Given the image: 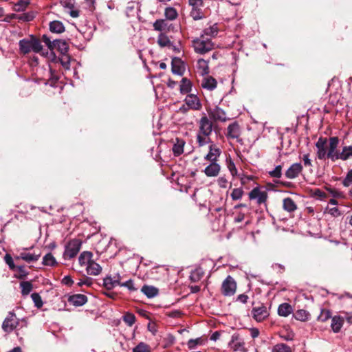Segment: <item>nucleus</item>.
I'll return each instance as SVG.
<instances>
[{
	"label": "nucleus",
	"mask_w": 352,
	"mask_h": 352,
	"mask_svg": "<svg viewBox=\"0 0 352 352\" xmlns=\"http://www.w3.org/2000/svg\"><path fill=\"white\" fill-rule=\"evenodd\" d=\"M18 19L23 21H30L34 18V13H24L22 14H18Z\"/></svg>",
	"instance_id": "5fc2aeb1"
},
{
	"label": "nucleus",
	"mask_w": 352,
	"mask_h": 352,
	"mask_svg": "<svg viewBox=\"0 0 352 352\" xmlns=\"http://www.w3.org/2000/svg\"><path fill=\"white\" fill-rule=\"evenodd\" d=\"M272 352H292L291 347L284 343H280L274 345Z\"/></svg>",
	"instance_id": "79ce46f5"
},
{
	"label": "nucleus",
	"mask_w": 352,
	"mask_h": 352,
	"mask_svg": "<svg viewBox=\"0 0 352 352\" xmlns=\"http://www.w3.org/2000/svg\"><path fill=\"white\" fill-rule=\"evenodd\" d=\"M331 318V312L327 309H322L318 319L320 321L325 322Z\"/></svg>",
	"instance_id": "3c124183"
},
{
	"label": "nucleus",
	"mask_w": 352,
	"mask_h": 352,
	"mask_svg": "<svg viewBox=\"0 0 352 352\" xmlns=\"http://www.w3.org/2000/svg\"><path fill=\"white\" fill-rule=\"evenodd\" d=\"M236 289V283L234 278L228 276L223 280L221 286V290L223 295L230 296L234 294Z\"/></svg>",
	"instance_id": "0eeeda50"
},
{
	"label": "nucleus",
	"mask_w": 352,
	"mask_h": 352,
	"mask_svg": "<svg viewBox=\"0 0 352 352\" xmlns=\"http://www.w3.org/2000/svg\"><path fill=\"white\" fill-rule=\"evenodd\" d=\"M141 291L149 298H153L158 294V289L153 286L144 285Z\"/></svg>",
	"instance_id": "c85d7f7f"
},
{
	"label": "nucleus",
	"mask_w": 352,
	"mask_h": 352,
	"mask_svg": "<svg viewBox=\"0 0 352 352\" xmlns=\"http://www.w3.org/2000/svg\"><path fill=\"white\" fill-rule=\"evenodd\" d=\"M190 16L194 20H199L204 17V13L201 8H192Z\"/></svg>",
	"instance_id": "37998d69"
},
{
	"label": "nucleus",
	"mask_w": 352,
	"mask_h": 352,
	"mask_svg": "<svg viewBox=\"0 0 352 352\" xmlns=\"http://www.w3.org/2000/svg\"><path fill=\"white\" fill-rule=\"evenodd\" d=\"M331 193L333 195V197H336V198H343L344 197L343 192L336 190H331Z\"/></svg>",
	"instance_id": "774afa93"
},
{
	"label": "nucleus",
	"mask_w": 352,
	"mask_h": 352,
	"mask_svg": "<svg viewBox=\"0 0 352 352\" xmlns=\"http://www.w3.org/2000/svg\"><path fill=\"white\" fill-rule=\"evenodd\" d=\"M310 316V314L308 311L304 310V309H300L296 311L294 314V317L297 320L300 321H307Z\"/></svg>",
	"instance_id": "e433bc0d"
},
{
	"label": "nucleus",
	"mask_w": 352,
	"mask_h": 352,
	"mask_svg": "<svg viewBox=\"0 0 352 352\" xmlns=\"http://www.w3.org/2000/svg\"><path fill=\"white\" fill-rule=\"evenodd\" d=\"M329 213L333 217H338L340 215V210L338 208H332L329 210Z\"/></svg>",
	"instance_id": "338daca9"
},
{
	"label": "nucleus",
	"mask_w": 352,
	"mask_h": 352,
	"mask_svg": "<svg viewBox=\"0 0 352 352\" xmlns=\"http://www.w3.org/2000/svg\"><path fill=\"white\" fill-rule=\"evenodd\" d=\"M241 135V130L237 122H233L227 128L226 137L228 139H238Z\"/></svg>",
	"instance_id": "dca6fc26"
},
{
	"label": "nucleus",
	"mask_w": 352,
	"mask_h": 352,
	"mask_svg": "<svg viewBox=\"0 0 352 352\" xmlns=\"http://www.w3.org/2000/svg\"><path fill=\"white\" fill-rule=\"evenodd\" d=\"M185 102L189 108L193 110H199L201 108L200 100L195 95H188L185 98Z\"/></svg>",
	"instance_id": "f3484780"
},
{
	"label": "nucleus",
	"mask_w": 352,
	"mask_h": 352,
	"mask_svg": "<svg viewBox=\"0 0 352 352\" xmlns=\"http://www.w3.org/2000/svg\"><path fill=\"white\" fill-rule=\"evenodd\" d=\"M352 184V169L349 170L343 180V185L346 187L349 186Z\"/></svg>",
	"instance_id": "052dcab7"
},
{
	"label": "nucleus",
	"mask_w": 352,
	"mask_h": 352,
	"mask_svg": "<svg viewBox=\"0 0 352 352\" xmlns=\"http://www.w3.org/2000/svg\"><path fill=\"white\" fill-rule=\"evenodd\" d=\"M4 260L10 269L14 270L16 268V266L13 262V259L10 255L6 254L4 257Z\"/></svg>",
	"instance_id": "680f3d73"
},
{
	"label": "nucleus",
	"mask_w": 352,
	"mask_h": 352,
	"mask_svg": "<svg viewBox=\"0 0 352 352\" xmlns=\"http://www.w3.org/2000/svg\"><path fill=\"white\" fill-rule=\"evenodd\" d=\"M302 162L305 166H312L311 160L309 158V154H305L302 157Z\"/></svg>",
	"instance_id": "69168bd1"
},
{
	"label": "nucleus",
	"mask_w": 352,
	"mask_h": 352,
	"mask_svg": "<svg viewBox=\"0 0 352 352\" xmlns=\"http://www.w3.org/2000/svg\"><path fill=\"white\" fill-rule=\"evenodd\" d=\"M31 298L36 307L40 308L43 306L42 299L38 293L32 294Z\"/></svg>",
	"instance_id": "8fccbe9b"
},
{
	"label": "nucleus",
	"mask_w": 352,
	"mask_h": 352,
	"mask_svg": "<svg viewBox=\"0 0 352 352\" xmlns=\"http://www.w3.org/2000/svg\"><path fill=\"white\" fill-rule=\"evenodd\" d=\"M327 138H320L316 143V147L317 148L316 155L319 160H324L327 157Z\"/></svg>",
	"instance_id": "ddd939ff"
},
{
	"label": "nucleus",
	"mask_w": 352,
	"mask_h": 352,
	"mask_svg": "<svg viewBox=\"0 0 352 352\" xmlns=\"http://www.w3.org/2000/svg\"><path fill=\"white\" fill-rule=\"evenodd\" d=\"M123 320L127 325L131 327L135 322V316L134 314L128 312L123 316Z\"/></svg>",
	"instance_id": "a18cd8bd"
},
{
	"label": "nucleus",
	"mask_w": 352,
	"mask_h": 352,
	"mask_svg": "<svg viewBox=\"0 0 352 352\" xmlns=\"http://www.w3.org/2000/svg\"><path fill=\"white\" fill-rule=\"evenodd\" d=\"M229 347L234 351L247 352L244 340L237 333H234L231 336V340L228 343Z\"/></svg>",
	"instance_id": "423d86ee"
},
{
	"label": "nucleus",
	"mask_w": 352,
	"mask_h": 352,
	"mask_svg": "<svg viewBox=\"0 0 352 352\" xmlns=\"http://www.w3.org/2000/svg\"><path fill=\"white\" fill-rule=\"evenodd\" d=\"M81 245L82 242L80 239H74L70 240L65 246L64 259H71L75 257L79 252Z\"/></svg>",
	"instance_id": "39448f33"
},
{
	"label": "nucleus",
	"mask_w": 352,
	"mask_h": 352,
	"mask_svg": "<svg viewBox=\"0 0 352 352\" xmlns=\"http://www.w3.org/2000/svg\"><path fill=\"white\" fill-rule=\"evenodd\" d=\"M344 320L339 316H335L331 318V327L334 333H338L343 326Z\"/></svg>",
	"instance_id": "393cba45"
},
{
	"label": "nucleus",
	"mask_w": 352,
	"mask_h": 352,
	"mask_svg": "<svg viewBox=\"0 0 352 352\" xmlns=\"http://www.w3.org/2000/svg\"><path fill=\"white\" fill-rule=\"evenodd\" d=\"M21 294L23 296L28 295L32 289V284L29 281H23L20 283Z\"/></svg>",
	"instance_id": "ea45409f"
},
{
	"label": "nucleus",
	"mask_w": 352,
	"mask_h": 352,
	"mask_svg": "<svg viewBox=\"0 0 352 352\" xmlns=\"http://www.w3.org/2000/svg\"><path fill=\"white\" fill-rule=\"evenodd\" d=\"M192 84L186 78H184L180 84V91L182 94H187L191 91Z\"/></svg>",
	"instance_id": "4c0bfd02"
},
{
	"label": "nucleus",
	"mask_w": 352,
	"mask_h": 352,
	"mask_svg": "<svg viewBox=\"0 0 352 352\" xmlns=\"http://www.w3.org/2000/svg\"><path fill=\"white\" fill-rule=\"evenodd\" d=\"M166 24L164 20H157L153 23V28L155 30L162 31L165 28Z\"/></svg>",
	"instance_id": "13d9d810"
},
{
	"label": "nucleus",
	"mask_w": 352,
	"mask_h": 352,
	"mask_svg": "<svg viewBox=\"0 0 352 352\" xmlns=\"http://www.w3.org/2000/svg\"><path fill=\"white\" fill-rule=\"evenodd\" d=\"M20 322L23 323L21 327L27 326V322L25 320H19L16 318L15 314L9 312L3 322L2 329L5 332L10 333L20 324Z\"/></svg>",
	"instance_id": "20e7f679"
},
{
	"label": "nucleus",
	"mask_w": 352,
	"mask_h": 352,
	"mask_svg": "<svg viewBox=\"0 0 352 352\" xmlns=\"http://www.w3.org/2000/svg\"><path fill=\"white\" fill-rule=\"evenodd\" d=\"M172 72L175 74L182 76L185 68L182 60L179 58H173L172 59Z\"/></svg>",
	"instance_id": "a211bd4d"
},
{
	"label": "nucleus",
	"mask_w": 352,
	"mask_h": 352,
	"mask_svg": "<svg viewBox=\"0 0 352 352\" xmlns=\"http://www.w3.org/2000/svg\"><path fill=\"white\" fill-rule=\"evenodd\" d=\"M302 170V166L300 163L292 164L285 172V177L288 179L296 178Z\"/></svg>",
	"instance_id": "4468645a"
},
{
	"label": "nucleus",
	"mask_w": 352,
	"mask_h": 352,
	"mask_svg": "<svg viewBox=\"0 0 352 352\" xmlns=\"http://www.w3.org/2000/svg\"><path fill=\"white\" fill-rule=\"evenodd\" d=\"M339 144V139L338 137H331L329 138V144L327 151V157L334 162L338 160L339 151L337 148Z\"/></svg>",
	"instance_id": "1a4fd4ad"
},
{
	"label": "nucleus",
	"mask_w": 352,
	"mask_h": 352,
	"mask_svg": "<svg viewBox=\"0 0 352 352\" xmlns=\"http://www.w3.org/2000/svg\"><path fill=\"white\" fill-rule=\"evenodd\" d=\"M157 43L162 47H168L171 45L168 37L162 33H161L157 38Z\"/></svg>",
	"instance_id": "58836bf2"
},
{
	"label": "nucleus",
	"mask_w": 352,
	"mask_h": 352,
	"mask_svg": "<svg viewBox=\"0 0 352 352\" xmlns=\"http://www.w3.org/2000/svg\"><path fill=\"white\" fill-rule=\"evenodd\" d=\"M218 185L223 188H226L227 187L228 180L225 177H220L217 180Z\"/></svg>",
	"instance_id": "0e129e2a"
},
{
	"label": "nucleus",
	"mask_w": 352,
	"mask_h": 352,
	"mask_svg": "<svg viewBox=\"0 0 352 352\" xmlns=\"http://www.w3.org/2000/svg\"><path fill=\"white\" fill-rule=\"evenodd\" d=\"M120 286L125 287L131 292H134L137 290V288H135L134 286L133 281L131 279L124 283L120 282Z\"/></svg>",
	"instance_id": "6e6d98bb"
},
{
	"label": "nucleus",
	"mask_w": 352,
	"mask_h": 352,
	"mask_svg": "<svg viewBox=\"0 0 352 352\" xmlns=\"http://www.w3.org/2000/svg\"><path fill=\"white\" fill-rule=\"evenodd\" d=\"M283 208L287 212H293L296 210L297 206L292 199L288 197L283 199Z\"/></svg>",
	"instance_id": "473e14b6"
},
{
	"label": "nucleus",
	"mask_w": 352,
	"mask_h": 352,
	"mask_svg": "<svg viewBox=\"0 0 352 352\" xmlns=\"http://www.w3.org/2000/svg\"><path fill=\"white\" fill-rule=\"evenodd\" d=\"M227 166L232 176L237 175V169L236 168L235 164L231 159L227 160Z\"/></svg>",
	"instance_id": "603ef678"
},
{
	"label": "nucleus",
	"mask_w": 352,
	"mask_h": 352,
	"mask_svg": "<svg viewBox=\"0 0 352 352\" xmlns=\"http://www.w3.org/2000/svg\"><path fill=\"white\" fill-rule=\"evenodd\" d=\"M192 47L196 53L204 54L213 50L214 44L208 37L201 35L192 40Z\"/></svg>",
	"instance_id": "7ed1b4c3"
},
{
	"label": "nucleus",
	"mask_w": 352,
	"mask_h": 352,
	"mask_svg": "<svg viewBox=\"0 0 352 352\" xmlns=\"http://www.w3.org/2000/svg\"><path fill=\"white\" fill-rule=\"evenodd\" d=\"M202 340L201 338L191 339L188 342V346L189 349H192L198 344H201Z\"/></svg>",
	"instance_id": "bf43d9fd"
},
{
	"label": "nucleus",
	"mask_w": 352,
	"mask_h": 352,
	"mask_svg": "<svg viewBox=\"0 0 352 352\" xmlns=\"http://www.w3.org/2000/svg\"><path fill=\"white\" fill-rule=\"evenodd\" d=\"M218 33V28L217 24H214L209 28H206L204 30V34L202 35H204L205 37L209 36V38H213L217 36Z\"/></svg>",
	"instance_id": "72a5a7b5"
},
{
	"label": "nucleus",
	"mask_w": 352,
	"mask_h": 352,
	"mask_svg": "<svg viewBox=\"0 0 352 352\" xmlns=\"http://www.w3.org/2000/svg\"><path fill=\"white\" fill-rule=\"evenodd\" d=\"M54 49H57L63 54L67 52L68 45L67 43L62 40H55Z\"/></svg>",
	"instance_id": "c9c22d12"
},
{
	"label": "nucleus",
	"mask_w": 352,
	"mask_h": 352,
	"mask_svg": "<svg viewBox=\"0 0 352 352\" xmlns=\"http://www.w3.org/2000/svg\"><path fill=\"white\" fill-rule=\"evenodd\" d=\"M352 157V146H346L342 148V152H340L338 160H347Z\"/></svg>",
	"instance_id": "7c9ffc66"
},
{
	"label": "nucleus",
	"mask_w": 352,
	"mask_h": 352,
	"mask_svg": "<svg viewBox=\"0 0 352 352\" xmlns=\"http://www.w3.org/2000/svg\"><path fill=\"white\" fill-rule=\"evenodd\" d=\"M252 318L257 322H262L270 315L267 308L263 304L255 306L252 310Z\"/></svg>",
	"instance_id": "6e6552de"
},
{
	"label": "nucleus",
	"mask_w": 352,
	"mask_h": 352,
	"mask_svg": "<svg viewBox=\"0 0 352 352\" xmlns=\"http://www.w3.org/2000/svg\"><path fill=\"white\" fill-rule=\"evenodd\" d=\"M293 311L292 307L289 303H282L278 306V314L280 316L287 317Z\"/></svg>",
	"instance_id": "bb28decb"
},
{
	"label": "nucleus",
	"mask_w": 352,
	"mask_h": 352,
	"mask_svg": "<svg viewBox=\"0 0 352 352\" xmlns=\"http://www.w3.org/2000/svg\"><path fill=\"white\" fill-rule=\"evenodd\" d=\"M199 130L197 134V142L199 146H204L212 142L210 138L212 132V122L204 115L199 121Z\"/></svg>",
	"instance_id": "f257e3e1"
},
{
	"label": "nucleus",
	"mask_w": 352,
	"mask_h": 352,
	"mask_svg": "<svg viewBox=\"0 0 352 352\" xmlns=\"http://www.w3.org/2000/svg\"><path fill=\"white\" fill-rule=\"evenodd\" d=\"M269 175L272 177L280 178L282 175V166H276L274 170L269 171Z\"/></svg>",
	"instance_id": "09e8293b"
},
{
	"label": "nucleus",
	"mask_w": 352,
	"mask_h": 352,
	"mask_svg": "<svg viewBox=\"0 0 352 352\" xmlns=\"http://www.w3.org/2000/svg\"><path fill=\"white\" fill-rule=\"evenodd\" d=\"M68 301L76 307H80L87 302V297L83 294H75L69 296Z\"/></svg>",
	"instance_id": "aec40b11"
},
{
	"label": "nucleus",
	"mask_w": 352,
	"mask_h": 352,
	"mask_svg": "<svg viewBox=\"0 0 352 352\" xmlns=\"http://www.w3.org/2000/svg\"><path fill=\"white\" fill-rule=\"evenodd\" d=\"M56 263V258L51 253L47 254L43 258V264L44 265L54 266Z\"/></svg>",
	"instance_id": "a19ab883"
},
{
	"label": "nucleus",
	"mask_w": 352,
	"mask_h": 352,
	"mask_svg": "<svg viewBox=\"0 0 352 352\" xmlns=\"http://www.w3.org/2000/svg\"><path fill=\"white\" fill-rule=\"evenodd\" d=\"M121 276L119 274H115L113 276H108L103 279V285L108 289L111 290L120 284Z\"/></svg>",
	"instance_id": "f8f14e48"
},
{
	"label": "nucleus",
	"mask_w": 352,
	"mask_h": 352,
	"mask_svg": "<svg viewBox=\"0 0 352 352\" xmlns=\"http://www.w3.org/2000/svg\"><path fill=\"white\" fill-rule=\"evenodd\" d=\"M208 113L214 122H225L228 120L226 111L218 106L208 110Z\"/></svg>",
	"instance_id": "9d476101"
},
{
	"label": "nucleus",
	"mask_w": 352,
	"mask_h": 352,
	"mask_svg": "<svg viewBox=\"0 0 352 352\" xmlns=\"http://www.w3.org/2000/svg\"><path fill=\"white\" fill-rule=\"evenodd\" d=\"M60 3L63 8L68 9V12H69L71 16L74 18L78 16V11L73 10L74 0H60Z\"/></svg>",
	"instance_id": "412c9836"
},
{
	"label": "nucleus",
	"mask_w": 352,
	"mask_h": 352,
	"mask_svg": "<svg viewBox=\"0 0 352 352\" xmlns=\"http://www.w3.org/2000/svg\"><path fill=\"white\" fill-rule=\"evenodd\" d=\"M249 198L250 199H256L258 204L265 203L267 199V193L266 191H262L259 188H253L249 192Z\"/></svg>",
	"instance_id": "9b49d317"
},
{
	"label": "nucleus",
	"mask_w": 352,
	"mask_h": 352,
	"mask_svg": "<svg viewBox=\"0 0 352 352\" xmlns=\"http://www.w3.org/2000/svg\"><path fill=\"white\" fill-rule=\"evenodd\" d=\"M29 4V0H19L17 3L14 4L12 9L15 12H23L27 8Z\"/></svg>",
	"instance_id": "f704fd0d"
},
{
	"label": "nucleus",
	"mask_w": 352,
	"mask_h": 352,
	"mask_svg": "<svg viewBox=\"0 0 352 352\" xmlns=\"http://www.w3.org/2000/svg\"><path fill=\"white\" fill-rule=\"evenodd\" d=\"M220 170V165L215 162H212L205 168L204 172L208 177H217L219 174Z\"/></svg>",
	"instance_id": "6ab92c4d"
},
{
	"label": "nucleus",
	"mask_w": 352,
	"mask_h": 352,
	"mask_svg": "<svg viewBox=\"0 0 352 352\" xmlns=\"http://www.w3.org/2000/svg\"><path fill=\"white\" fill-rule=\"evenodd\" d=\"M188 3L192 8H201L203 6V0H188Z\"/></svg>",
	"instance_id": "e2e57ef3"
},
{
	"label": "nucleus",
	"mask_w": 352,
	"mask_h": 352,
	"mask_svg": "<svg viewBox=\"0 0 352 352\" xmlns=\"http://www.w3.org/2000/svg\"><path fill=\"white\" fill-rule=\"evenodd\" d=\"M165 16L167 19L174 20L177 17V12L172 7L167 8L165 10Z\"/></svg>",
	"instance_id": "c03bdc74"
},
{
	"label": "nucleus",
	"mask_w": 352,
	"mask_h": 352,
	"mask_svg": "<svg viewBox=\"0 0 352 352\" xmlns=\"http://www.w3.org/2000/svg\"><path fill=\"white\" fill-rule=\"evenodd\" d=\"M39 255L28 253L26 252H21L18 256H16V259H22L27 262H32L38 261Z\"/></svg>",
	"instance_id": "c756f323"
},
{
	"label": "nucleus",
	"mask_w": 352,
	"mask_h": 352,
	"mask_svg": "<svg viewBox=\"0 0 352 352\" xmlns=\"http://www.w3.org/2000/svg\"><path fill=\"white\" fill-rule=\"evenodd\" d=\"M94 280L88 276H85L82 279H80L78 283V285L79 287H82L83 285H86L87 287H90L93 285Z\"/></svg>",
	"instance_id": "864d4df0"
},
{
	"label": "nucleus",
	"mask_w": 352,
	"mask_h": 352,
	"mask_svg": "<svg viewBox=\"0 0 352 352\" xmlns=\"http://www.w3.org/2000/svg\"><path fill=\"white\" fill-rule=\"evenodd\" d=\"M93 254L91 252H82L79 257L78 262L81 266H87L92 261Z\"/></svg>",
	"instance_id": "b1692460"
},
{
	"label": "nucleus",
	"mask_w": 352,
	"mask_h": 352,
	"mask_svg": "<svg viewBox=\"0 0 352 352\" xmlns=\"http://www.w3.org/2000/svg\"><path fill=\"white\" fill-rule=\"evenodd\" d=\"M243 195V190L242 188H234L231 192V197L233 200H239L242 197Z\"/></svg>",
	"instance_id": "de8ad7c7"
},
{
	"label": "nucleus",
	"mask_w": 352,
	"mask_h": 352,
	"mask_svg": "<svg viewBox=\"0 0 352 352\" xmlns=\"http://www.w3.org/2000/svg\"><path fill=\"white\" fill-rule=\"evenodd\" d=\"M19 46L20 52L24 54L33 52L40 53L43 56L45 55V53L42 51L43 46L41 41L34 36L20 40Z\"/></svg>",
	"instance_id": "f03ea898"
},
{
	"label": "nucleus",
	"mask_w": 352,
	"mask_h": 352,
	"mask_svg": "<svg viewBox=\"0 0 352 352\" xmlns=\"http://www.w3.org/2000/svg\"><path fill=\"white\" fill-rule=\"evenodd\" d=\"M50 30L54 33H62L65 31V27L59 21H54L50 23Z\"/></svg>",
	"instance_id": "2f4dec72"
},
{
	"label": "nucleus",
	"mask_w": 352,
	"mask_h": 352,
	"mask_svg": "<svg viewBox=\"0 0 352 352\" xmlns=\"http://www.w3.org/2000/svg\"><path fill=\"white\" fill-rule=\"evenodd\" d=\"M42 41L47 45L48 48L51 50L54 49L55 40L51 41L50 38L47 35L42 36Z\"/></svg>",
	"instance_id": "4d7b16f0"
},
{
	"label": "nucleus",
	"mask_w": 352,
	"mask_h": 352,
	"mask_svg": "<svg viewBox=\"0 0 352 352\" xmlns=\"http://www.w3.org/2000/svg\"><path fill=\"white\" fill-rule=\"evenodd\" d=\"M86 272L89 275L98 276L101 273L102 267L98 263L92 260L86 267Z\"/></svg>",
	"instance_id": "4be33fe9"
},
{
	"label": "nucleus",
	"mask_w": 352,
	"mask_h": 352,
	"mask_svg": "<svg viewBox=\"0 0 352 352\" xmlns=\"http://www.w3.org/2000/svg\"><path fill=\"white\" fill-rule=\"evenodd\" d=\"M185 145L184 140L177 138L173 146V152L175 156H179L184 153V147Z\"/></svg>",
	"instance_id": "cd10ccee"
},
{
	"label": "nucleus",
	"mask_w": 352,
	"mask_h": 352,
	"mask_svg": "<svg viewBox=\"0 0 352 352\" xmlns=\"http://www.w3.org/2000/svg\"><path fill=\"white\" fill-rule=\"evenodd\" d=\"M133 352H150V348L148 344L140 342L133 349Z\"/></svg>",
	"instance_id": "49530a36"
},
{
	"label": "nucleus",
	"mask_w": 352,
	"mask_h": 352,
	"mask_svg": "<svg viewBox=\"0 0 352 352\" xmlns=\"http://www.w3.org/2000/svg\"><path fill=\"white\" fill-rule=\"evenodd\" d=\"M217 80L212 76L204 77L201 81V87L204 89L212 91L217 87Z\"/></svg>",
	"instance_id": "5701e85b"
},
{
	"label": "nucleus",
	"mask_w": 352,
	"mask_h": 352,
	"mask_svg": "<svg viewBox=\"0 0 352 352\" xmlns=\"http://www.w3.org/2000/svg\"><path fill=\"white\" fill-rule=\"evenodd\" d=\"M221 155V151L219 148L215 145L214 144L212 143L209 146V152L204 157V159L206 160L217 162V160L218 157Z\"/></svg>",
	"instance_id": "2eb2a0df"
},
{
	"label": "nucleus",
	"mask_w": 352,
	"mask_h": 352,
	"mask_svg": "<svg viewBox=\"0 0 352 352\" xmlns=\"http://www.w3.org/2000/svg\"><path fill=\"white\" fill-rule=\"evenodd\" d=\"M197 72L201 76L208 74L209 72L208 61L202 58L199 59L197 63Z\"/></svg>",
	"instance_id": "a878e982"
}]
</instances>
